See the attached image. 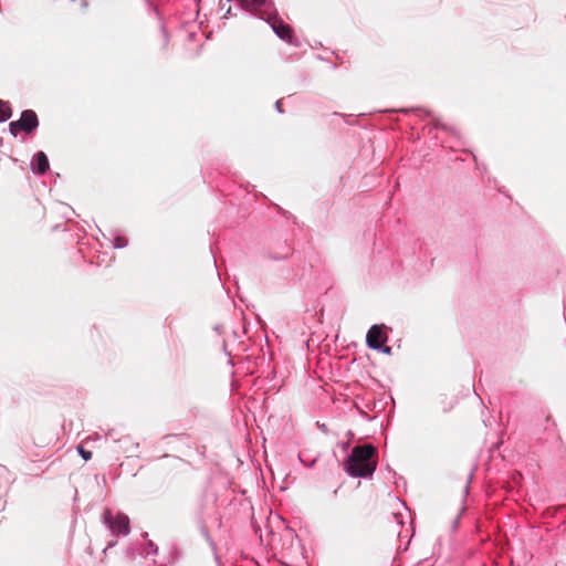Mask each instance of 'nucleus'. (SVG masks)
Masks as SVG:
<instances>
[{
	"mask_svg": "<svg viewBox=\"0 0 566 566\" xmlns=\"http://www.w3.org/2000/svg\"><path fill=\"white\" fill-rule=\"evenodd\" d=\"M385 325H373L366 335V343L369 348L380 349L388 340Z\"/></svg>",
	"mask_w": 566,
	"mask_h": 566,
	"instance_id": "obj_5",
	"label": "nucleus"
},
{
	"mask_svg": "<svg viewBox=\"0 0 566 566\" xmlns=\"http://www.w3.org/2000/svg\"><path fill=\"white\" fill-rule=\"evenodd\" d=\"M104 521L116 535H126L129 533V518L123 513H117L115 516L106 511L104 514Z\"/></svg>",
	"mask_w": 566,
	"mask_h": 566,
	"instance_id": "obj_4",
	"label": "nucleus"
},
{
	"mask_svg": "<svg viewBox=\"0 0 566 566\" xmlns=\"http://www.w3.org/2000/svg\"><path fill=\"white\" fill-rule=\"evenodd\" d=\"M263 20L270 22L273 31L277 34V36H280L282 40L291 42L293 31L289 24L284 23L281 19H279L276 15H272L271 13H266Z\"/></svg>",
	"mask_w": 566,
	"mask_h": 566,
	"instance_id": "obj_6",
	"label": "nucleus"
},
{
	"mask_svg": "<svg viewBox=\"0 0 566 566\" xmlns=\"http://www.w3.org/2000/svg\"><path fill=\"white\" fill-rule=\"evenodd\" d=\"M49 169V160L43 151H39L33 157V170L38 174H44Z\"/></svg>",
	"mask_w": 566,
	"mask_h": 566,
	"instance_id": "obj_9",
	"label": "nucleus"
},
{
	"mask_svg": "<svg viewBox=\"0 0 566 566\" xmlns=\"http://www.w3.org/2000/svg\"><path fill=\"white\" fill-rule=\"evenodd\" d=\"M268 2L269 0H242V8L264 19L266 12L262 8L266 7Z\"/></svg>",
	"mask_w": 566,
	"mask_h": 566,
	"instance_id": "obj_8",
	"label": "nucleus"
},
{
	"mask_svg": "<svg viewBox=\"0 0 566 566\" xmlns=\"http://www.w3.org/2000/svg\"><path fill=\"white\" fill-rule=\"evenodd\" d=\"M436 408L441 413L452 411L457 405V398L453 395L441 394L436 398Z\"/></svg>",
	"mask_w": 566,
	"mask_h": 566,
	"instance_id": "obj_7",
	"label": "nucleus"
},
{
	"mask_svg": "<svg viewBox=\"0 0 566 566\" xmlns=\"http://www.w3.org/2000/svg\"><path fill=\"white\" fill-rule=\"evenodd\" d=\"M78 452L83 457V459L86 460V461L92 458V452L91 451H86L82 447H78Z\"/></svg>",
	"mask_w": 566,
	"mask_h": 566,
	"instance_id": "obj_11",
	"label": "nucleus"
},
{
	"mask_svg": "<svg viewBox=\"0 0 566 566\" xmlns=\"http://www.w3.org/2000/svg\"><path fill=\"white\" fill-rule=\"evenodd\" d=\"M39 126V118L34 111L25 109L21 113L18 120H13L9 124L10 133L17 137L19 133L30 135Z\"/></svg>",
	"mask_w": 566,
	"mask_h": 566,
	"instance_id": "obj_3",
	"label": "nucleus"
},
{
	"mask_svg": "<svg viewBox=\"0 0 566 566\" xmlns=\"http://www.w3.org/2000/svg\"><path fill=\"white\" fill-rule=\"evenodd\" d=\"M230 13H231V7L229 6V7L227 8V11H226L224 18H227Z\"/></svg>",
	"mask_w": 566,
	"mask_h": 566,
	"instance_id": "obj_12",
	"label": "nucleus"
},
{
	"mask_svg": "<svg viewBox=\"0 0 566 566\" xmlns=\"http://www.w3.org/2000/svg\"><path fill=\"white\" fill-rule=\"evenodd\" d=\"M12 115V108L9 102L0 99V123L6 122Z\"/></svg>",
	"mask_w": 566,
	"mask_h": 566,
	"instance_id": "obj_10",
	"label": "nucleus"
},
{
	"mask_svg": "<svg viewBox=\"0 0 566 566\" xmlns=\"http://www.w3.org/2000/svg\"><path fill=\"white\" fill-rule=\"evenodd\" d=\"M377 462V449L371 444H363L353 448L344 469L350 476L366 478L375 472Z\"/></svg>",
	"mask_w": 566,
	"mask_h": 566,
	"instance_id": "obj_1",
	"label": "nucleus"
},
{
	"mask_svg": "<svg viewBox=\"0 0 566 566\" xmlns=\"http://www.w3.org/2000/svg\"><path fill=\"white\" fill-rule=\"evenodd\" d=\"M189 462L176 457L165 454L157 464V471L164 479L175 480L186 473Z\"/></svg>",
	"mask_w": 566,
	"mask_h": 566,
	"instance_id": "obj_2",
	"label": "nucleus"
},
{
	"mask_svg": "<svg viewBox=\"0 0 566 566\" xmlns=\"http://www.w3.org/2000/svg\"><path fill=\"white\" fill-rule=\"evenodd\" d=\"M384 352H385V353H390V347H386V348L384 349Z\"/></svg>",
	"mask_w": 566,
	"mask_h": 566,
	"instance_id": "obj_13",
	"label": "nucleus"
}]
</instances>
